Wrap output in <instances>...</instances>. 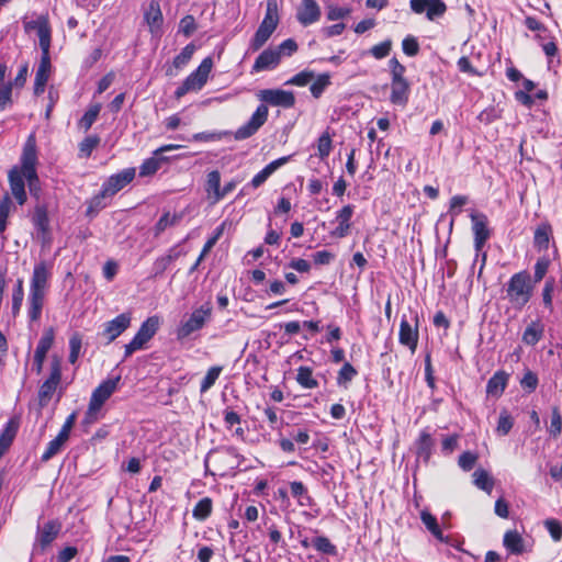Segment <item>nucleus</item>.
Returning a JSON list of instances; mask_svg holds the SVG:
<instances>
[{"instance_id":"f257e3e1","label":"nucleus","mask_w":562,"mask_h":562,"mask_svg":"<svg viewBox=\"0 0 562 562\" xmlns=\"http://www.w3.org/2000/svg\"><path fill=\"white\" fill-rule=\"evenodd\" d=\"M257 97L266 104L258 105L249 121L235 132L234 137L237 140L249 138L267 122L269 114L267 104L284 109L292 108L295 104L293 92L282 89H263L259 91Z\"/></svg>"},{"instance_id":"f03ea898","label":"nucleus","mask_w":562,"mask_h":562,"mask_svg":"<svg viewBox=\"0 0 562 562\" xmlns=\"http://www.w3.org/2000/svg\"><path fill=\"white\" fill-rule=\"evenodd\" d=\"M50 277V265L41 261L34 266L27 297V314L31 322H37L41 318Z\"/></svg>"},{"instance_id":"7ed1b4c3","label":"nucleus","mask_w":562,"mask_h":562,"mask_svg":"<svg viewBox=\"0 0 562 562\" xmlns=\"http://www.w3.org/2000/svg\"><path fill=\"white\" fill-rule=\"evenodd\" d=\"M244 457L238 453L235 447H222L211 450L205 460V472L213 476H224L231 471L240 467Z\"/></svg>"},{"instance_id":"20e7f679","label":"nucleus","mask_w":562,"mask_h":562,"mask_svg":"<svg viewBox=\"0 0 562 562\" xmlns=\"http://www.w3.org/2000/svg\"><path fill=\"white\" fill-rule=\"evenodd\" d=\"M37 161L36 138L34 134H31L23 146L20 162L23 164V173L29 183L30 193L35 196H38L41 191L36 171Z\"/></svg>"},{"instance_id":"39448f33","label":"nucleus","mask_w":562,"mask_h":562,"mask_svg":"<svg viewBox=\"0 0 562 562\" xmlns=\"http://www.w3.org/2000/svg\"><path fill=\"white\" fill-rule=\"evenodd\" d=\"M121 376L103 381L91 394L88 409L85 414L82 424L85 426L95 423L100 418V412L103 404L111 397L117 389Z\"/></svg>"},{"instance_id":"423d86ee","label":"nucleus","mask_w":562,"mask_h":562,"mask_svg":"<svg viewBox=\"0 0 562 562\" xmlns=\"http://www.w3.org/2000/svg\"><path fill=\"white\" fill-rule=\"evenodd\" d=\"M279 23L278 8L276 0H268L266 15L256 31L251 42L250 49L256 52L260 49L270 38Z\"/></svg>"},{"instance_id":"0eeeda50","label":"nucleus","mask_w":562,"mask_h":562,"mask_svg":"<svg viewBox=\"0 0 562 562\" xmlns=\"http://www.w3.org/2000/svg\"><path fill=\"white\" fill-rule=\"evenodd\" d=\"M213 68L212 57H205L199 67L191 72L175 91L176 99H181L191 91L201 90L207 82L209 75Z\"/></svg>"},{"instance_id":"6e6552de","label":"nucleus","mask_w":562,"mask_h":562,"mask_svg":"<svg viewBox=\"0 0 562 562\" xmlns=\"http://www.w3.org/2000/svg\"><path fill=\"white\" fill-rule=\"evenodd\" d=\"M506 292L507 297L515 306H525L532 293L529 273L526 271L515 273L508 282Z\"/></svg>"},{"instance_id":"1a4fd4ad","label":"nucleus","mask_w":562,"mask_h":562,"mask_svg":"<svg viewBox=\"0 0 562 562\" xmlns=\"http://www.w3.org/2000/svg\"><path fill=\"white\" fill-rule=\"evenodd\" d=\"M181 145L168 144L164 145L156 150H154L153 156L144 160V162L139 167V176L148 177L155 175L161 167L162 164L168 162L172 159H180L189 157L188 154H179L176 156H165V153L180 149Z\"/></svg>"},{"instance_id":"9d476101","label":"nucleus","mask_w":562,"mask_h":562,"mask_svg":"<svg viewBox=\"0 0 562 562\" xmlns=\"http://www.w3.org/2000/svg\"><path fill=\"white\" fill-rule=\"evenodd\" d=\"M212 306L210 303L201 305L195 308L189 317L183 321L177 329L179 339L189 337L192 333L198 331L204 327L206 322L211 318Z\"/></svg>"},{"instance_id":"9b49d317","label":"nucleus","mask_w":562,"mask_h":562,"mask_svg":"<svg viewBox=\"0 0 562 562\" xmlns=\"http://www.w3.org/2000/svg\"><path fill=\"white\" fill-rule=\"evenodd\" d=\"M159 328L157 316L148 317L139 327L133 339L125 345L124 358L131 357L135 351L140 350L155 336Z\"/></svg>"},{"instance_id":"f8f14e48","label":"nucleus","mask_w":562,"mask_h":562,"mask_svg":"<svg viewBox=\"0 0 562 562\" xmlns=\"http://www.w3.org/2000/svg\"><path fill=\"white\" fill-rule=\"evenodd\" d=\"M61 527V522L58 519L48 520L42 526H37L33 553H44L58 537Z\"/></svg>"},{"instance_id":"ddd939ff","label":"nucleus","mask_w":562,"mask_h":562,"mask_svg":"<svg viewBox=\"0 0 562 562\" xmlns=\"http://www.w3.org/2000/svg\"><path fill=\"white\" fill-rule=\"evenodd\" d=\"M61 380V360L53 357L50 362V373L47 380L43 382L38 390V401L41 406H46Z\"/></svg>"},{"instance_id":"4468645a","label":"nucleus","mask_w":562,"mask_h":562,"mask_svg":"<svg viewBox=\"0 0 562 562\" xmlns=\"http://www.w3.org/2000/svg\"><path fill=\"white\" fill-rule=\"evenodd\" d=\"M470 217L472 221V231L474 235V248L476 252H479L482 250L491 236V232L487 227L488 220L485 214L477 212H472Z\"/></svg>"},{"instance_id":"2eb2a0df","label":"nucleus","mask_w":562,"mask_h":562,"mask_svg":"<svg viewBox=\"0 0 562 562\" xmlns=\"http://www.w3.org/2000/svg\"><path fill=\"white\" fill-rule=\"evenodd\" d=\"M409 5L416 14L426 12V16L430 21L442 16L447 10L445 2L441 0H411Z\"/></svg>"},{"instance_id":"dca6fc26","label":"nucleus","mask_w":562,"mask_h":562,"mask_svg":"<svg viewBox=\"0 0 562 562\" xmlns=\"http://www.w3.org/2000/svg\"><path fill=\"white\" fill-rule=\"evenodd\" d=\"M131 321V313H122L115 318L104 323L101 335L108 342H112L130 327Z\"/></svg>"},{"instance_id":"f3484780","label":"nucleus","mask_w":562,"mask_h":562,"mask_svg":"<svg viewBox=\"0 0 562 562\" xmlns=\"http://www.w3.org/2000/svg\"><path fill=\"white\" fill-rule=\"evenodd\" d=\"M415 324H411L405 316L402 317L400 324V333L398 340L400 344L408 347V349L414 353L418 344V316L414 317Z\"/></svg>"},{"instance_id":"a211bd4d","label":"nucleus","mask_w":562,"mask_h":562,"mask_svg":"<svg viewBox=\"0 0 562 562\" xmlns=\"http://www.w3.org/2000/svg\"><path fill=\"white\" fill-rule=\"evenodd\" d=\"M10 190L16 202L20 205H23L26 202V192H25V177L23 173V164L20 167L14 166L8 175Z\"/></svg>"},{"instance_id":"6ab92c4d","label":"nucleus","mask_w":562,"mask_h":562,"mask_svg":"<svg viewBox=\"0 0 562 562\" xmlns=\"http://www.w3.org/2000/svg\"><path fill=\"white\" fill-rule=\"evenodd\" d=\"M55 331L53 327L46 328L41 337L34 353L33 368L37 374L42 372L43 363L46 358V353L54 344Z\"/></svg>"},{"instance_id":"aec40b11","label":"nucleus","mask_w":562,"mask_h":562,"mask_svg":"<svg viewBox=\"0 0 562 562\" xmlns=\"http://www.w3.org/2000/svg\"><path fill=\"white\" fill-rule=\"evenodd\" d=\"M135 178V169L126 168L121 172L111 176L102 186L105 194L113 196Z\"/></svg>"},{"instance_id":"412c9836","label":"nucleus","mask_w":562,"mask_h":562,"mask_svg":"<svg viewBox=\"0 0 562 562\" xmlns=\"http://www.w3.org/2000/svg\"><path fill=\"white\" fill-rule=\"evenodd\" d=\"M321 8L315 0H302L296 10V20L303 26H308L319 21Z\"/></svg>"},{"instance_id":"4be33fe9","label":"nucleus","mask_w":562,"mask_h":562,"mask_svg":"<svg viewBox=\"0 0 562 562\" xmlns=\"http://www.w3.org/2000/svg\"><path fill=\"white\" fill-rule=\"evenodd\" d=\"M353 211L355 206L348 204L337 212L336 221L339 225L331 232V236L336 238H344L349 235L351 227L350 220L353 215Z\"/></svg>"},{"instance_id":"5701e85b","label":"nucleus","mask_w":562,"mask_h":562,"mask_svg":"<svg viewBox=\"0 0 562 562\" xmlns=\"http://www.w3.org/2000/svg\"><path fill=\"white\" fill-rule=\"evenodd\" d=\"M411 85L407 80H391L390 102L394 105L405 106L408 103Z\"/></svg>"},{"instance_id":"b1692460","label":"nucleus","mask_w":562,"mask_h":562,"mask_svg":"<svg viewBox=\"0 0 562 562\" xmlns=\"http://www.w3.org/2000/svg\"><path fill=\"white\" fill-rule=\"evenodd\" d=\"M281 60L280 52L276 48L265 49L255 60L252 71L259 72L276 68Z\"/></svg>"},{"instance_id":"393cba45","label":"nucleus","mask_w":562,"mask_h":562,"mask_svg":"<svg viewBox=\"0 0 562 562\" xmlns=\"http://www.w3.org/2000/svg\"><path fill=\"white\" fill-rule=\"evenodd\" d=\"M52 69L50 59L41 58L40 65L36 69L34 80V94L40 95L45 91L46 83L49 79Z\"/></svg>"},{"instance_id":"a878e982","label":"nucleus","mask_w":562,"mask_h":562,"mask_svg":"<svg viewBox=\"0 0 562 562\" xmlns=\"http://www.w3.org/2000/svg\"><path fill=\"white\" fill-rule=\"evenodd\" d=\"M290 157H281L268 164L261 171H259L250 181V186L255 189L263 184L267 179L281 166L289 161Z\"/></svg>"},{"instance_id":"bb28decb","label":"nucleus","mask_w":562,"mask_h":562,"mask_svg":"<svg viewBox=\"0 0 562 562\" xmlns=\"http://www.w3.org/2000/svg\"><path fill=\"white\" fill-rule=\"evenodd\" d=\"M503 544L510 554H522L526 549L524 539L516 530H508L504 535Z\"/></svg>"},{"instance_id":"cd10ccee","label":"nucleus","mask_w":562,"mask_h":562,"mask_svg":"<svg viewBox=\"0 0 562 562\" xmlns=\"http://www.w3.org/2000/svg\"><path fill=\"white\" fill-rule=\"evenodd\" d=\"M434 440L429 432L423 430L416 441V454L424 462H428L432 452Z\"/></svg>"},{"instance_id":"c85d7f7f","label":"nucleus","mask_w":562,"mask_h":562,"mask_svg":"<svg viewBox=\"0 0 562 562\" xmlns=\"http://www.w3.org/2000/svg\"><path fill=\"white\" fill-rule=\"evenodd\" d=\"M508 374L504 371H497L487 381L486 393L493 396H499L506 389Z\"/></svg>"},{"instance_id":"c756f323","label":"nucleus","mask_w":562,"mask_h":562,"mask_svg":"<svg viewBox=\"0 0 562 562\" xmlns=\"http://www.w3.org/2000/svg\"><path fill=\"white\" fill-rule=\"evenodd\" d=\"M291 494L297 499L299 506L312 507L315 502L308 494L307 487L300 481H293L290 483Z\"/></svg>"},{"instance_id":"7c9ffc66","label":"nucleus","mask_w":562,"mask_h":562,"mask_svg":"<svg viewBox=\"0 0 562 562\" xmlns=\"http://www.w3.org/2000/svg\"><path fill=\"white\" fill-rule=\"evenodd\" d=\"M181 218V214H170L169 212L164 213L154 226V235L158 237L167 228L176 226Z\"/></svg>"},{"instance_id":"2f4dec72","label":"nucleus","mask_w":562,"mask_h":562,"mask_svg":"<svg viewBox=\"0 0 562 562\" xmlns=\"http://www.w3.org/2000/svg\"><path fill=\"white\" fill-rule=\"evenodd\" d=\"M145 20L154 33L162 23V14L157 2H151L148 10L145 12Z\"/></svg>"},{"instance_id":"473e14b6","label":"nucleus","mask_w":562,"mask_h":562,"mask_svg":"<svg viewBox=\"0 0 562 562\" xmlns=\"http://www.w3.org/2000/svg\"><path fill=\"white\" fill-rule=\"evenodd\" d=\"M543 335V326L539 322H532L522 334V341L526 345L535 346Z\"/></svg>"},{"instance_id":"72a5a7b5","label":"nucleus","mask_w":562,"mask_h":562,"mask_svg":"<svg viewBox=\"0 0 562 562\" xmlns=\"http://www.w3.org/2000/svg\"><path fill=\"white\" fill-rule=\"evenodd\" d=\"M213 509V501L210 497H203L200 499L192 510V516L199 521L206 520Z\"/></svg>"},{"instance_id":"f704fd0d","label":"nucleus","mask_w":562,"mask_h":562,"mask_svg":"<svg viewBox=\"0 0 562 562\" xmlns=\"http://www.w3.org/2000/svg\"><path fill=\"white\" fill-rule=\"evenodd\" d=\"M474 484L480 490L486 492L487 494L492 493L494 487V480L488 474V472L484 469H477L473 473Z\"/></svg>"},{"instance_id":"c9c22d12","label":"nucleus","mask_w":562,"mask_h":562,"mask_svg":"<svg viewBox=\"0 0 562 562\" xmlns=\"http://www.w3.org/2000/svg\"><path fill=\"white\" fill-rule=\"evenodd\" d=\"M296 382L304 389H316L318 382L313 376V370L310 367L302 366L297 369Z\"/></svg>"},{"instance_id":"e433bc0d","label":"nucleus","mask_w":562,"mask_h":562,"mask_svg":"<svg viewBox=\"0 0 562 562\" xmlns=\"http://www.w3.org/2000/svg\"><path fill=\"white\" fill-rule=\"evenodd\" d=\"M67 438L63 437L61 435H57L56 438H54L53 440H50L45 449V451L43 452L42 457H41V460L43 462H47L49 461L53 457H55L57 453L60 452V450L63 449L64 445L67 442Z\"/></svg>"},{"instance_id":"4c0bfd02","label":"nucleus","mask_w":562,"mask_h":562,"mask_svg":"<svg viewBox=\"0 0 562 562\" xmlns=\"http://www.w3.org/2000/svg\"><path fill=\"white\" fill-rule=\"evenodd\" d=\"M19 424L14 419H10L4 429L0 435V447L1 449L8 450L11 446L16 432H18Z\"/></svg>"},{"instance_id":"58836bf2","label":"nucleus","mask_w":562,"mask_h":562,"mask_svg":"<svg viewBox=\"0 0 562 562\" xmlns=\"http://www.w3.org/2000/svg\"><path fill=\"white\" fill-rule=\"evenodd\" d=\"M38 36V43L41 47V58H47L50 59L49 48H50V42H52V29L50 25H44L40 32L37 33Z\"/></svg>"},{"instance_id":"ea45409f","label":"nucleus","mask_w":562,"mask_h":562,"mask_svg":"<svg viewBox=\"0 0 562 562\" xmlns=\"http://www.w3.org/2000/svg\"><path fill=\"white\" fill-rule=\"evenodd\" d=\"M420 519L426 528L432 533L435 538L443 541L442 531L438 525L437 518L427 510L420 513Z\"/></svg>"},{"instance_id":"a19ab883","label":"nucleus","mask_w":562,"mask_h":562,"mask_svg":"<svg viewBox=\"0 0 562 562\" xmlns=\"http://www.w3.org/2000/svg\"><path fill=\"white\" fill-rule=\"evenodd\" d=\"M206 192L213 193V202H218V193L221 191V175L220 171L213 170L207 173V180H206Z\"/></svg>"},{"instance_id":"79ce46f5","label":"nucleus","mask_w":562,"mask_h":562,"mask_svg":"<svg viewBox=\"0 0 562 562\" xmlns=\"http://www.w3.org/2000/svg\"><path fill=\"white\" fill-rule=\"evenodd\" d=\"M101 111V104L95 103L91 105L79 121V126L85 130V132L89 131L93 123L97 121L99 113Z\"/></svg>"},{"instance_id":"37998d69","label":"nucleus","mask_w":562,"mask_h":562,"mask_svg":"<svg viewBox=\"0 0 562 562\" xmlns=\"http://www.w3.org/2000/svg\"><path fill=\"white\" fill-rule=\"evenodd\" d=\"M24 300V288H23V279H18L12 291V314L16 316L22 307V303Z\"/></svg>"},{"instance_id":"c03bdc74","label":"nucleus","mask_w":562,"mask_h":562,"mask_svg":"<svg viewBox=\"0 0 562 562\" xmlns=\"http://www.w3.org/2000/svg\"><path fill=\"white\" fill-rule=\"evenodd\" d=\"M195 52V45L193 43L188 44L180 54H178L172 61V67L176 69H182L191 60Z\"/></svg>"},{"instance_id":"a18cd8bd","label":"nucleus","mask_w":562,"mask_h":562,"mask_svg":"<svg viewBox=\"0 0 562 562\" xmlns=\"http://www.w3.org/2000/svg\"><path fill=\"white\" fill-rule=\"evenodd\" d=\"M33 224L36 229L43 234L47 233L49 227V220L47 211L44 206H37L33 215Z\"/></svg>"},{"instance_id":"49530a36","label":"nucleus","mask_w":562,"mask_h":562,"mask_svg":"<svg viewBox=\"0 0 562 562\" xmlns=\"http://www.w3.org/2000/svg\"><path fill=\"white\" fill-rule=\"evenodd\" d=\"M222 370H223V367H221V366H214L207 370L205 376L203 378V380L201 382V387H200L201 393H205L215 384Z\"/></svg>"},{"instance_id":"de8ad7c7","label":"nucleus","mask_w":562,"mask_h":562,"mask_svg":"<svg viewBox=\"0 0 562 562\" xmlns=\"http://www.w3.org/2000/svg\"><path fill=\"white\" fill-rule=\"evenodd\" d=\"M312 546L318 551L324 554L328 555H336L337 549L336 547L330 542V540L325 536L316 537L312 540Z\"/></svg>"},{"instance_id":"09e8293b","label":"nucleus","mask_w":562,"mask_h":562,"mask_svg":"<svg viewBox=\"0 0 562 562\" xmlns=\"http://www.w3.org/2000/svg\"><path fill=\"white\" fill-rule=\"evenodd\" d=\"M330 85V77L328 74L319 75L311 85L310 90L314 98H319L324 90Z\"/></svg>"},{"instance_id":"8fccbe9b","label":"nucleus","mask_w":562,"mask_h":562,"mask_svg":"<svg viewBox=\"0 0 562 562\" xmlns=\"http://www.w3.org/2000/svg\"><path fill=\"white\" fill-rule=\"evenodd\" d=\"M357 370L349 362H345L338 372V385L347 386V384L357 375Z\"/></svg>"},{"instance_id":"3c124183","label":"nucleus","mask_w":562,"mask_h":562,"mask_svg":"<svg viewBox=\"0 0 562 562\" xmlns=\"http://www.w3.org/2000/svg\"><path fill=\"white\" fill-rule=\"evenodd\" d=\"M331 137L327 132H325L319 136L317 140L318 157L321 159L327 158L331 151Z\"/></svg>"},{"instance_id":"603ef678","label":"nucleus","mask_w":562,"mask_h":562,"mask_svg":"<svg viewBox=\"0 0 562 562\" xmlns=\"http://www.w3.org/2000/svg\"><path fill=\"white\" fill-rule=\"evenodd\" d=\"M81 347H82L81 336L78 333H76L69 339V358H68V360L70 363H72V364L76 363V361L79 358Z\"/></svg>"},{"instance_id":"864d4df0","label":"nucleus","mask_w":562,"mask_h":562,"mask_svg":"<svg viewBox=\"0 0 562 562\" xmlns=\"http://www.w3.org/2000/svg\"><path fill=\"white\" fill-rule=\"evenodd\" d=\"M100 144V137L97 135L87 136L79 144V151L83 157H89L93 149Z\"/></svg>"},{"instance_id":"5fc2aeb1","label":"nucleus","mask_w":562,"mask_h":562,"mask_svg":"<svg viewBox=\"0 0 562 562\" xmlns=\"http://www.w3.org/2000/svg\"><path fill=\"white\" fill-rule=\"evenodd\" d=\"M514 420L512 416L506 412L503 411L499 415L496 432L501 436H506L513 428Z\"/></svg>"},{"instance_id":"6e6d98bb","label":"nucleus","mask_w":562,"mask_h":562,"mask_svg":"<svg viewBox=\"0 0 562 562\" xmlns=\"http://www.w3.org/2000/svg\"><path fill=\"white\" fill-rule=\"evenodd\" d=\"M111 198L109 194L104 193V190L102 189L101 192L97 195H94L89 204V207L87 210L88 215L92 213H98L100 210L104 209L106 206L105 199Z\"/></svg>"},{"instance_id":"4d7b16f0","label":"nucleus","mask_w":562,"mask_h":562,"mask_svg":"<svg viewBox=\"0 0 562 562\" xmlns=\"http://www.w3.org/2000/svg\"><path fill=\"white\" fill-rule=\"evenodd\" d=\"M315 75L311 70H303L295 76H293L290 80L286 81V85H293L299 87H304L310 83L314 79Z\"/></svg>"},{"instance_id":"13d9d810","label":"nucleus","mask_w":562,"mask_h":562,"mask_svg":"<svg viewBox=\"0 0 562 562\" xmlns=\"http://www.w3.org/2000/svg\"><path fill=\"white\" fill-rule=\"evenodd\" d=\"M562 429V416L559 408L555 406L552 408L551 420L549 426V432L551 436L557 437L560 435Z\"/></svg>"},{"instance_id":"bf43d9fd","label":"nucleus","mask_w":562,"mask_h":562,"mask_svg":"<svg viewBox=\"0 0 562 562\" xmlns=\"http://www.w3.org/2000/svg\"><path fill=\"white\" fill-rule=\"evenodd\" d=\"M476 461L477 454L471 451H465L459 457L458 464L463 471H470L473 469Z\"/></svg>"},{"instance_id":"052dcab7","label":"nucleus","mask_w":562,"mask_h":562,"mask_svg":"<svg viewBox=\"0 0 562 562\" xmlns=\"http://www.w3.org/2000/svg\"><path fill=\"white\" fill-rule=\"evenodd\" d=\"M544 527L549 531L551 538L554 541H560L562 539V525L557 519H547L544 521Z\"/></svg>"},{"instance_id":"680f3d73","label":"nucleus","mask_w":562,"mask_h":562,"mask_svg":"<svg viewBox=\"0 0 562 562\" xmlns=\"http://www.w3.org/2000/svg\"><path fill=\"white\" fill-rule=\"evenodd\" d=\"M196 30L195 20L192 15L188 14L180 20L179 32L183 33L187 37L192 35Z\"/></svg>"},{"instance_id":"e2e57ef3","label":"nucleus","mask_w":562,"mask_h":562,"mask_svg":"<svg viewBox=\"0 0 562 562\" xmlns=\"http://www.w3.org/2000/svg\"><path fill=\"white\" fill-rule=\"evenodd\" d=\"M12 82L0 85V111H3L11 102Z\"/></svg>"},{"instance_id":"0e129e2a","label":"nucleus","mask_w":562,"mask_h":562,"mask_svg":"<svg viewBox=\"0 0 562 562\" xmlns=\"http://www.w3.org/2000/svg\"><path fill=\"white\" fill-rule=\"evenodd\" d=\"M520 385L528 392H533L538 386V376L532 371L528 370L520 380Z\"/></svg>"},{"instance_id":"69168bd1","label":"nucleus","mask_w":562,"mask_h":562,"mask_svg":"<svg viewBox=\"0 0 562 562\" xmlns=\"http://www.w3.org/2000/svg\"><path fill=\"white\" fill-rule=\"evenodd\" d=\"M391 47H392V42L390 40H386V41H384V42H382V43H380L378 45H374L370 49V53L376 59H381V58L386 57L390 54Z\"/></svg>"},{"instance_id":"338daca9","label":"nucleus","mask_w":562,"mask_h":562,"mask_svg":"<svg viewBox=\"0 0 562 562\" xmlns=\"http://www.w3.org/2000/svg\"><path fill=\"white\" fill-rule=\"evenodd\" d=\"M549 265L550 260L548 258L543 257L537 260L535 265V282H540L544 278Z\"/></svg>"},{"instance_id":"774afa93","label":"nucleus","mask_w":562,"mask_h":562,"mask_svg":"<svg viewBox=\"0 0 562 562\" xmlns=\"http://www.w3.org/2000/svg\"><path fill=\"white\" fill-rule=\"evenodd\" d=\"M403 52L407 56H415L419 52V45L415 37L407 36L402 43Z\"/></svg>"}]
</instances>
